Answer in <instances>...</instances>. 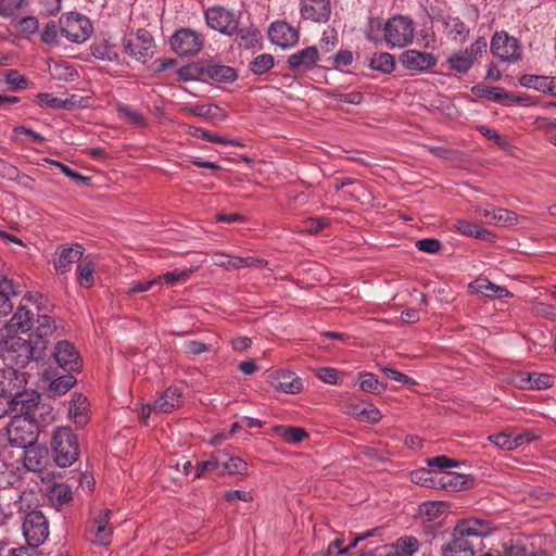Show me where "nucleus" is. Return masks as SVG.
Instances as JSON below:
<instances>
[{
	"label": "nucleus",
	"mask_w": 556,
	"mask_h": 556,
	"mask_svg": "<svg viewBox=\"0 0 556 556\" xmlns=\"http://www.w3.org/2000/svg\"><path fill=\"white\" fill-rule=\"evenodd\" d=\"M447 508L444 502H428L421 505L420 511L427 516L429 520L437 519Z\"/></svg>",
	"instance_id": "nucleus-52"
},
{
	"label": "nucleus",
	"mask_w": 556,
	"mask_h": 556,
	"mask_svg": "<svg viewBox=\"0 0 556 556\" xmlns=\"http://www.w3.org/2000/svg\"><path fill=\"white\" fill-rule=\"evenodd\" d=\"M490 531V523L483 519L462 520L455 526L451 542L442 546V555L475 556L472 539L485 536Z\"/></svg>",
	"instance_id": "nucleus-1"
},
{
	"label": "nucleus",
	"mask_w": 556,
	"mask_h": 556,
	"mask_svg": "<svg viewBox=\"0 0 556 556\" xmlns=\"http://www.w3.org/2000/svg\"><path fill=\"white\" fill-rule=\"evenodd\" d=\"M27 384L26 372L20 371L10 365L0 370V393H7L8 400L15 392H21Z\"/></svg>",
	"instance_id": "nucleus-18"
},
{
	"label": "nucleus",
	"mask_w": 556,
	"mask_h": 556,
	"mask_svg": "<svg viewBox=\"0 0 556 556\" xmlns=\"http://www.w3.org/2000/svg\"><path fill=\"white\" fill-rule=\"evenodd\" d=\"M442 24L444 34L452 41L464 43L468 40L470 28L458 16H443Z\"/></svg>",
	"instance_id": "nucleus-23"
},
{
	"label": "nucleus",
	"mask_w": 556,
	"mask_h": 556,
	"mask_svg": "<svg viewBox=\"0 0 556 556\" xmlns=\"http://www.w3.org/2000/svg\"><path fill=\"white\" fill-rule=\"evenodd\" d=\"M5 83L13 91L26 89L28 86V79L20 74L17 71H9L5 75Z\"/></svg>",
	"instance_id": "nucleus-53"
},
{
	"label": "nucleus",
	"mask_w": 556,
	"mask_h": 556,
	"mask_svg": "<svg viewBox=\"0 0 556 556\" xmlns=\"http://www.w3.org/2000/svg\"><path fill=\"white\" fill-rule=\"evenodd\" d=\"M223 456H226L225 452H220L207 460L199 462L194 469L193 479L201 478L205 472L219 471Z\"/></svg>",
	"instance_id": "nucleus-43"
},
{
	"label": "nucleus",
	"mask_w": 556,
	"mask_h": 556,
	"mask_svg": "<svg viewBox=\"0 0 556 556\" xmlns=\"http://www.w3.org/2000/svg\"><path fill=\"white\" fill-rule=\"evenodd\" d=\"M316 377L323 382L337 384L338 370L331 367H320L316 370Z\"/></svg>",
	"instance_id": "nucleus-64"
},
{
	"label": "nucleus",
	"mask_w": 556,
	"mask_h": 556,
	"mask_svg": "<svg viewBox=\"0 0 556 556\" xmlns=\"http://www.w3.org/2000/svg\"><path fill=\"white\" fill-rule=\"evenodd\" d=\"M273 386L276 390L287 394L299 393L302 388L301 379L292 371L280 370L273 376Z\"/></svg>",
	"instance_id": "nucleus-26"
},
{
	"label": "nucleus",
	"mask_w": 556,
	"mask_h": 556,
	"mask_svg": "<svg viewBox=\"0 0 556 556\" xmlns=\"http://www.w3.org/2000/svg\"><path fill=\"white\" fill-rule=\"evenodd\" d=\"M248 470V464L237 456H226L222 457L220 469L219 472H226L229 475H243Z\"/></svg>",
	"instance_id": "nucleus-38"
},
{
	"label": "nucleus",
	"mask_w": 556,
	"mask_h": 556,
	"mask_svg": "<svg viewBox=\"0 0 556 556\" xmlns=\"http://www.w3.org/2000/svg\"><path fill=\"white\" fill-rule=\"evenodd\" d=\"M319 60V52L316 47H306L287 59L289 70L296 73L311 71Z\"/></svg>",
	"instance_id": "nucleus-20"
},
{
	"label": "nucleus",
	"mask_w": 556,
	"mask_h": 556,
	"mask_svg": "<svg viewBox=\"0 0 556 556\" xmlns=\"http://www.w3.org/2000/svg\"><path fill=\"white\" fill-rule=\"evenodd\" d=\"M471 92L478 98L492 100L501 104H506V98L509 97L508 91L504 88L483 84L475 85L471 88Z\"/></svg>",
	"instance_id": "nucleus-33"
},
{
	"label": "nucleus",
	"mask_w": 556,
	"mask_h": 556,
	"mask_svg": "<svg viewBox=\"0 0 556 556\" xmlns=\"http://www.w3.org/2000/svg\"><path fill=\"white\" fill-rule=\"evenodd\" d=\"M454 227L462 235L472 237V238L486 240L491 236V233L488 230L482 229L475 223L466 220V219H457L455 222Z\"/></svg>",
	"instance_id": "nucleus-37"
},
{
	"label": "nucleus",
	"mask_w": 556,
	"mask_h": 556,
	"mask_svg": "<svg viewBox=\"0 0 556 556\" xmlns=\"http://www.w3.org/2000/svg\"><path fill=\"white\" fill-rule=\"evenodd\" d=\"M117 111L130 124L139 127L147 125V118L139 111L127 104H118Z\"/></svg>",
	"instance_id": "nucleus-46"
},
{
	"label": "nucleus",
	"mask_w": 556,
	"mask_h": 556,
	"mask_svg": "<svg viewBox=\"0 0 556 556\" xmlns=\"http://www.w3.org/2000/svg\"><path fill=\"white\" fill-rule=\"evenodd\" d=\"M273 431L285 443L291 445H296L309 437L308 432L304 428L288 425L274 426Z\"/></svg>",
	"instance_id": "nucleus-31"
},
{
	"label": "nucleus",
	"mask_w": 556,
	"mask_h": 556,
	"mask_svg": "<svg viewBox=\"0 0 556 556\" xmlns=\"http://www.w3.org/2000/svg\"><path fill=\"white\" fill-rule=\"evenodd\" d=\"M400 64L412 73H427L437 66L438 59L431 52L408 49L399 55Z\"/></svg>",
	"instance_id": "nucleus-13"
},
{
	"label": "nucleus",
	"mask_w": 556,
	"mask_h": 556,
	"mask_svg": "<svg viewBox=\"0 0 556 556\" xmlns=\"http://www.w3.org/2000/svg\"><path fill=\"white\" fill-rule=\"evenodd\" d=\"M207 25L222 34L232 35L238 30L237 15L222 7H214L205 12Z\"/></svg>",
	"instance_id": "nucleus-14"
},
{
	"label": "nucleus",
	"mask_w": 556,
	"mask_h": 556,
	"mask_svg": "<svg viewBox=\"0 0 556 556\" xmlns=\"http://www.w3.org/2000/svg\"><path fill=\"white\" fill-rule=\"evenodd\" d=\"M486 39L478 37L470 46L453 52L446 60L447 67L458 74H466L486 54Z\"/></svg>",
	"instance_id": "nucleus-6"
},
{
	"label": "nucleus",
	"mask_w": 556,
	"mask_h": 556,
	"mask_svg": "<svg viewBox=\"0 0 556 556\" xmlns=\"http://www.w3.org/2000/svg\"><path fill=\"white\" fill-rule=\"evenodd\" d=\"M24 450L23 464L28 471L41 472L48 463V450L36 443Z\"/></svg>",
	"instance_id": "nucleus-22"
},
{
	"label": "nucleus",
	"mask_w": 556,
	"mask_h": 556,
	"mask_svg": "<svg viewBox=\"0 0 556 556\" xmlns=\"http://www.w3.org/2000/svg\"><path fill=\"white\" fill-rule=\"evenodd\" d=\"M202 73L218 83H232L238 77L235 68L216 63H207L203 66Z\"/></svg>",
	"instance_id": "nucleus-32"
},
{
	"label": "nucleus",
	"mask_w": 556,
	"mask_h": 556,
	"mask_svg": "<svg viewBox=\"0 0 556 556\" xmlns=\"http://www.w3.org/2000/svg\"><path fill=\"white\" fill-rule=\"evenodd\" d=\"M383 24L380 18H370L366 30V38L372 42H383L380 31L383 33Z\"/></svg>",
	"instance_id": "nucleus-55"
},
{
	"label": "nucleus",
	"mask_w": 556,
	"mask_h": 556,
	"mask_svg": "<svg viewBox=\"0 0 556 556\" xmlns=\"http://www.w3.org/2000/svg\"><path fill=\"white\" fill-rule=\"evenodd\" d=\"M273 66L274 56L268 53H263L254 58L251 62L250 70L256 75H262L273 68Z\"/></svg>",
	"instance_id": "nucleus-48"
},
{
	"label": "nucleus",
	"mask_w": 556,
	"mask_h": 556,
	"mask_svg": "<svg viewBox=\"0 0 556 556\" xmlns=\"http://www.w3.org/2000/svg\"><path fill=\"white\" fill-rule=\"evenodd\" d=\"M184 346L186 352L192 357L211 351V345L198 340L186 341Z\"/></svg>",
	"instance_id": "nucleus-61"
},
{
	"label": "nucleus",
	"mask_w": 556,
	"mask_h": 556,
	"mask_svg": "<svg viewBox=\"0 0 556 556\" xmlns=\"http://www.w3.org/2000/svg\"><path fill=\"white\" fill-rule=\"evenodd\" d=\"M25 0H0V15L12 16L22 8Z\"/></svg>",
	"instance_id": "nucleus-60"
},
{
	"label": "nucleus",
	"mask_w": 556,
	"mask_h": 556,
	"mask_svg": "<svg viewBox=\"0 0 556 556\" xmlns=\"http://www.w3.org/2000/svg\"><path fill=\"white\" fill-rule=\"evenodd\" d=\"M270 41L282 49L294 47L300 38L298 29L287 22H274L268 28Z\"/></svg>",
	"instance_id": "nucleus-17"
},
{
	"label": "nucleus",
	"mask_w": 556,
	"mask_h": 556,
	"mask_svg": "<svg viewBox=\"0 0 556 556\" xmlns=\"http://www.w3.org/2000/svg\"><path fill=\"white\" fill-rule=\"evenodd\" d=\"M527 380L530 381V390H545L554 383L553 376L543 372H528Z\"/></svg>",
	"instance_id": "nucleus-45"
},
{
	"label": "nucleus",
	"mask_w": 556,
	"mask_h": 556,
	"mask_svg": "<svg viewBox=\"0 0 556 556\" xmlns=\"http://www.w3.org/2000/svg\"><path fill=\"white\" fill-rule=\"evenodd\" d=\"M377 531H378V529H375V530H369L364 533H361V534L356 535L352 540V542L346 546L343 545V541L334 540L333 542H331L328 545L325 556H348V549L350 547L355 546L359 541H363L369 536H372Z\"/></svg>",
	"instance_id": "nucleus-34"
},
{
	"label": "nucleus",
	"mask_w": 556,
	"mask_h": 556,
	"mask_svg": "<svg viewBox=\"0 0 556 556\" xmlns=\"http://www.w3.org/2000/svg\"><path fill=\"white\" fill-rule=\"evenodd\" d=\"M169 43L178 55L192 56L201 51L203 37L190 28H181L170 37Z\"/></svg>",
	"instance_id": "nucleus-11"
},
{
	"label": "nucleus",
	"mask_w": 556,
	"mask_h": 556,
	"mask_svg": "<svg viewBox=\"0 0 556 556\" xmlns=\"http://www.w3.org/2000/svg\"><path fill=\"white\" fill-rule=\"evenodd\" d=\"M395 553H401L403 556H412L419 548V542L413 536L401 538L396 541L395 545L390 547Z\"/></svg>",
	"instance_id": "nucleus-44"
},
{
	"label": "nucleus",
	"mask_w": 556,
	"mask_h": 556,
	"mask_svg": "<svg viewBox=\"0 0 556 556\" xmlns=\"http://www.w3.org/2000/svg\"><path fill=\"white\" fill-rule=\"evenodd\" d=\"M213 263L214 265L223 267L226 270L244 268V265H247V262L243 261V257L231 256L224 253L214 254Z\"/></svg>",
	"instance_id": "nucleus-41"
},
{
	"label": "nucleus",
	"mask_w": 556,
	"mask_h": 556,
	"mask_svg": "<svg viewBox=\"0 0 556 556\" xmlns=\"http://www.w3.org/2000/svg\"><path fill=\"white\" fill-rule=\"evenodd\" d=\"M48 496L51 504L59 509L73 500V491L66 483H54Z\"/></svg>",
	"instance_id": "nucleus-35"
},
{
	"label": "nucleus",
	"mask_w": 556,
	"mask_h": 556,
	"mask_svg": "<svg viewBox=\"0 0 556 556\" xmlns=\"http://www.w3.org/2000/svg\"><path fill=\"white\" fill-rule=\"evenodd\" d=\"M359 388L367 393L377 394L386 389V384L381 383L374 374L365 372L361 376Z\"/></svg>",
	"instance_id": "nucleus-47"
},
{
	"label": "nucleus",
	"mask_w": 556,
	"mask_h": 556,
	"mask_svg": "<svg viewBox=\"0 0 556 556\" xmlns=\"http://www.w3.org/2000/svg\"><path fill=\"white\" fill-rule=\"evenodd\" d=\"M55 329L54 320L49 315H38L36 330L29 336V339L33 343L41 342L43 356L46 355L48 338L53 334Z\"/></svg>",
	"instance_id": "nucleus-28"
},
{
	"label": "nucleus",
	"mask_w": 556,
	"mask_h": 556,
	"mask_svg": "<svg viewBox=\"0 0 556 556\" xmlns=\"http://www.w3.org/2000/svg\"><path fill=\"white\" fill-rule=\"evenodd\" d=\"M111 510L101 509L93 518V522L88 530V540L100 546H108L112 542L113 527L110 522Z\"/></svg>",
	"instance_id": "nucleus-15"
},
{
	"label": "nucleus",
	"mask_w": 556,
	"mask_h": 556,
	"mask_svg": "<svg viewBox=\"0 0 556 556\" xmlns=\"http://www.w3.org/2000/svg\"><path fill=\"white\" fill-rule=\"evenodd\" d=\"M369 66L374 71L381 72L383 74H390L394 71L395 59L389 52L375 53L369 61Z\"/></svg>",
	"instance_id": "nucleus-36"
},
{
	"label": "nucleus",
	"mask_w": 556,
	"mask_h": 556,
	"mask_svg": "<svg viewBox=\"0 0 556 556\" xmlns=\"http://www.w3.org/2000/svg\"><path fill=\"white\" fill-rule=\"evenodd\" d=\"M190 273H191L190 269L173 270V271L165 273L164 275H162L159 278H160V281L164 280V282L166 285L174 286L176 282H178L180 280H186L189 277Z\"/></svg>",
	"instance_id": "nucleus-62"
},
{
	"label": "nucleus",
	"mask_w": 556,
	"mask_h": 556,
	"mask_svg": "<svg viewBox=\"0 0 556 556\" xmlns=\"http://www.w3.org/2000/svg\"><path fill=\"white\" fill-rule=\"evenodd\" d=\"M416 248L426 253H437L441 249V242L434 238L420 239L416 242Z\"/></svg>",
	"instance_id": "nucleus-63"
},
{
	"label": "nucleus",
	"mask_w": 556,
	"mask_h": 556,
	"mask_svg": "<svg viewBox=\"0 0 556 556\" xmlns=\"http://www.w3.org/2000/svg\"><path fill=\"white\" fill-rule=\"evenodd\" d=\"M33 326V314L30 311L26 309L25 306H20L11 317V319L5 324L0 331H4V333L13 334V333H25Z\"/></svg>",
	"instance_id": "nucleus-24"
},
{
	"label": "nucleus",
	"mask_w": 556,
	"mask_h": 556,
	"mask_svg": "<svg viewBox=\"0 0 556 556\" xmlns=\"http://www.w3.org/2000/svg\"><path fill=\"white\" fill-rule=\"evenodd\" d=\"M40 394L34 390H23L15 392L14 395L8 400L10 409L15 413L14 416H25L28 419L38 420V415L42 416L48 412L47 405L40 404Z\"/></svg>",
	"instance_id": "nucleus-7"
},
{
	"label": "nucleus",
	"mask_w": 556,
	"mask_h": 556,
	"mask_svg": "<svg viewBox=\"0 0 556 556\" xmlns=\"http://www.w3.org/2000/svg\"><path fill=\"white\" fill-rule=\"evenodd\" d=\"M87 397L83 394H74L68 407V415L79 428L89 421V408Z\"/></svg>",
	"instance_id": "nucleus-29"
},
{
	"label": "nucleus",
	"mask_w": 556,
	"mask_h": 556,
	"mask_svg": "<svg viewBox=\"0 0 556 556\" xmlns=\"http://www.w3.org/2000/svg\"><path fill=\"white\" fill-rule=\"evenodd\" d=\"M355 414L361 420L371 424H377L382 418L380 410L372 404H368L367 406L356 410Z\"/></svg>",
	"instance_id": "nucleus-54"
},
{
	"label": "nucleus",
	"mask_w": 556,
	"mask_h": 556,
	"mask_svg": "<svg viewBox=\"0 0 556 556\" xmlns=\"http://www.w3.org/2000/svg\"><path fill=\"white\" fill-rule=\"evenodd\" d=\"M51 447L54 452V460L59 467H70L78 459V440L68 427H61L54 431Z\"/></svg>",
	"instance_id": "nucleus-5"
},
{
	"label": "nucleus",
	"mask_w": 556,
	"mask_h": 556,
	"mask_svg": "<svg viewBox=\"0 0 556 556\" xmlns=\"http://www.w3.org/2000/svg\"><path fill=\"white\" fill-rule=\"evenodd\" d=\"M182 393L177 387L167 388L164 393L154 402V412L168 414L180 407Z\"/></svg>",
	"instance_id": "nucleus-27"
},
{
	"label": "nucleus",
	"mask_w": 556,
	"mask_h": 556,
	"mask_svg": "<svg viewBox=\"0 0 556 556\" xmlns=\"http://www.w3.org/2000/svg\"><path fill=\"white\" fill-rule=\"evenodd\" d=\"M53 358L65 372H76L81 368V358L75 346L68 341H60L53 351Z\"/></svg>",
	"instance_id": "nucleus-16"
},
{
	"label": "nucleus",
	"mask_w": 556,
	"mask_h": 556,
	"mask_svg": "<svg viewBox=\"0 0 556 556\" xmlns=\"http://www.w3.org/2000/svg\"><path fill=\"white\" fill-rule=\"evenodd\" d=\"M93 265L90 262L78 264L77 279L81 287L90 288L93 285Z\"/></svg>",
	"instance_id": "nucleus-50"
},
{
	"label": "nucleus",
	"mask_w": 556,
	"mask_h": 556,
	"mask_svg": "<svg viewBox=\"0 0 556 556\" xmlns=\"http://www.w3.org/2000/svg\"><path fill=\"white\" fill-rule=\"evenodd\" d=\"M61 34L72 42L80 43L86 41L91 33L92 26L84 15L70 14L60 18Z\"/></svg>",
	"instance_id": "nucleus-12"
},
{
	"label": "nucleus",
	"mask_w": 556,
	"mask_h": 556,
	"mask_svg": "<svg viewBox=\"0 0 556 556\" xmlns=\"http://www.w3.org/2000/svg\"><path fill=\"white\" fill-rule=\"evenodd\" d=\"M483 216L495 225H510L517 218V215L514 212L505 208H496L492 211L484 210Z\"/></svg>",
	"instance_id": "nucleus-42"
},
{
	"label": "nucleus",
	"mask_w": 556,
	"mask_h": 556,
	"mask_svg": "<svg viewBox=\"0 0 556 556\" xmlns=\"http://www.w3.org/2000/svg\"><path fill=\"white\" fill-rule=\"evenodd\" d=\"M38 103L41 106L51 109H65L67 108L68 100H63L52 96L51 93H39L37 94Z\"/></svg>",
	"instance_id": "nucleus-57"
},
{
	"label": "nucleus",
	"mask_w": 556,
	"mask_h": 556,
	"mask_svg": "<svg viewBox=\"0 0 556 556\" xmlns=\"http://www.w3.org/2000/svg\"><path fill=\"white\" fill-rule=\"evenodd\" d=\"M76 383V378L73 376V372H66L54 380H52L50 384V389L56 394L66 393L74 384Z\"/></svg>",
	"instance_id": "nucleus-49"
},
{
	"label": "nucleus",
	"mask_w": 556,
	"mask_h": 556,
	"mask_svg": "<svg viewBox=\"0 0 556 556\" xmlns=\"http://www.w3.org/2000/svg\"><path fill=\"white\" fill-rule=\"evenodd\" d=\"M11 294H15L11 280L0 277V315H7L12 311Z\"/></svg>",
	"instance_id": "nucleus-40"
},
{
	"label": "nucleus",
	"mask_w": 556,
	"mask_h": 556,
	"mask_svg": "<svg viewBox=\"0 0 556 556\" xmlns=\"http://www.w3.org/2000/svg\"><path fill=\"white\" fill-rule=\"evenodd\" d=\"M426 464L429 467H435L440 470L458 466V462L447 457L446 455H439L435 457L427 458Z\"/></svg>",
	"instance_id": "nucleus-58"
},
{
	"label": "nucleus",
	"mask_w": 556,
	"mask_h": 556,
	"mask_svg": "<svg viewBox=\"0 0 556 556\" xmlns=\"http://www.w3.org/2000/svg\"><path fill=\"white\" fill-rule=\"evenodd\" d=\"M84 255V248L80 244L61 245L56 249L53 264L59 274L71 270L72 265L79 262Z\"/></svg>",
	"instance_id": "nucleus-19"
},
{
	"label": "nucleus",
	"mask_w": 556,
	"mask_h": 556,
	"mask_svg": "<svg viewBox=\"0 0 556 556\" xmlns=\"http://www.w3.org/2000/svg\"><path fill=\"white\" fill-rule=\"evenodd\" d=\"M470 288L484 296L502 299L513 296V294L504 287L491 282L486 278H478L470 283Z\"/></svg>",
	"instance_id": "nucleus-30"
},
{
	"label": "nucleus",
	"mask_w": 556,
	"mask_h": 556,
	"mask_svg": "<svg viewBox=\"0 0 556 556\" xmlns=\"http://www.w3.org/2000/svg\"><path fill=\"white\" fill-rule=\"evenodd\" d=\"M10 446L24 448L37 442L39 420L25 416H13L5 427L4 433Z\"/></svg>",
	"instance_id": "nucleus-4"
},
{
	"label": "nucleus",
	"mask_w": 556,
	"mask_h": 556,
	"mask_svg": "<svg viewBox=\"0 0 556 556\" xmlns=\"http://www.w3.org/2000/svg\"><path fill=\"white\" fill-rule=\"evenodd\" d=\"M91 53L94 58L102 61L114 62L118 59L115 47L110 45L106 40L94 42L91 46Z\"/></svg>",
	"instance_id": "nucleus-39"
},
{
	"label": "nucleus",
	"mask_w": 556,
	"mask_h": 556,
	"mask_svg": "<svg viewBox=\"0 0 556 556\" xmlns=\"http://www.w3.org/2000/svg\"><path fill=\"white\" fill-rule=\"evenodd\" d=\"M490 49L493 56L507 63H516L522 56L518 39L509 36L506 31H496L493 35Z\"/></svg>",
	"instance_id": "nucleus-8"
},
{
	"label": "nucleus",
	"mask_w": 556,
	"mask_h": 556,
	"mask_svg": "<svg viewBox=\"0 0 556 556\" xmlns=\"http://www.w3.org/2000/svg\"><path fill=\"white\" fill-rule=\"evenodd\" d=\"M237 31L240 38V45L244 48L249 49L258 43L261 34L256 28L240 29Z\"/></svg>",
	"instance_id": "nucleus-56"
},
{
	"label": "nucleus",
	"mask_w": 556,
	"mask_h": 556,
	"mask_svg": "<svg viewBox=\"0 0 556 556\" xmlns=\"http://www.w3.org/2000/svg\"><path fill=\"white\" fill-rule=\"evenodd\" d=\"M122 42L124 52L138 61L144 62L154 54V40L146 29H138L135 37L125 36Z\"/></svg>",
	"instance_id": "nucleus-10"
},
{
	"label": "nucleus",
	"mask_w": 556,
	"mask_h": 556,
	"mask_svg": "<svg viewBox=\"0 0 556 556\" xmlns=\"http://www.w3.org/2000/svg\"><path fill=\"white\" fill-rule=\"evenodd\" d=\"M415 37V23L406 15H394L383 24L382 39L390 49H402L409 46Z\"/></svg>",
	"instance_id": "nucleus-3"
},
{
	"label": "nucleus",
	"mask_w": 556,
	"mask_h": 556,
	"mask_svg": "<svg viewBox=\"0 0 556 556\" xmlns=\"http://www.w3.org/2000/svg\"><path fill=\"white\" fill-rule=\"evenodd\" d=\"M331 99L340 103H349L357 105L363 100V94L359 91H352L348 93L333 92L329 96Z\"/></svg>",
	"instance_id": "nucleus-59"
},
{
	"label": "nucleus",
	"mask_w": 556,
	"mask_h": 556,
	"mask_svg": "<svg viewBox=\"0 0 556 556\" xmlns=\"http://www.w3.org/2000/svg\"><path fill=\"white\" fill-rule=\"evenodd\" d=\"M0 357L10 365L24 368L30 362L43 358L42 344L0 331Z\"/></svg>",
	"instance_id": "nucleus-2"
},
{
	"label": "nucleus",
	"mask_w": 556,
	"mask_h": 556,
	"mask_svg": "<svg viewBox=\"0 0 556 556\" xmlns=\"http://www.w3.org/2000/svg\"><path fill=\"white\" fill-rule=\"evenodd\" d=\"M522 87L531 88L556 97V77L522 75L518 79Z\"/></svg>",
	"instance_id": "nucleus-25"
},
{
	"label": "nucleus",
	"mask_w": 556,
	"mask_h": 556,
	"mask_svg": "<svg viewBox=\"0 0 556 556\" xmlns=\"http://www.w3.org/2000/svg\"><path fill=\"white\" fill-rule=\"evenodd\" d=\"M301 15L305 20L326 23L331 14L329 0H301Z\"/></svg>",
	"instance_id": "nucleus-21"
},
{
	"label": "nucleus",
	"mask_w": 556,
	"mask_h": 556,
	"mask_svg": "<svg viewBox=\"0 0 556 556\" xmlns=\"http://www.w3.org/2000/svg\"><path fill=\"white\" fill-rule=\"evenodd\" d=\"M489 441L503 450L513 451L517 448V441L515 440V435H513L511 433H495L489 435Z\"/></svg>",
	"instance_id": "nucleus-51"
},
{
	"label": "nucleus",
	"mask_w": 556,
	"mask_h": 556,
	"mask_svg": "<svg viewBox=\"0 0 556 556\" xmlns=\"http://www.w3.org/2000/svg\"><path fill=\"white\" fill-rule=\"evenodd\" d=\"M22 530L28 545L36 548L49 536V523L40 510L26 514Z\"/></svg>",
	"instance_id": "nucleus-9"
}]
</instances>
